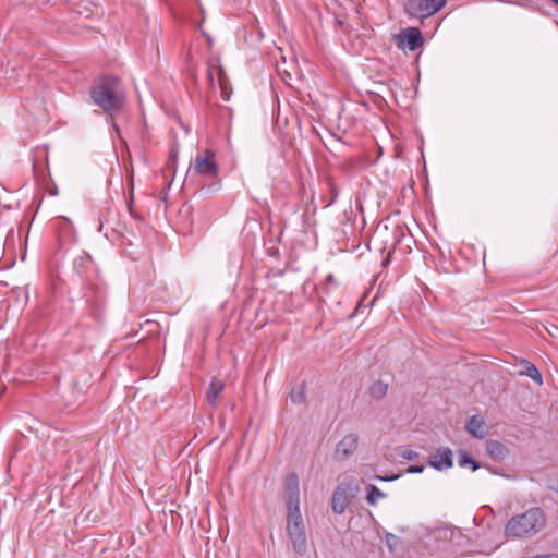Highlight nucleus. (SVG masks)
Returning a JSON list of instances; mask_svg holds the SVG:
<instances>
[{
    "label": "nucleus",
    "instance_id": "1",
    "mask_svg": "<svg viewBox=\"0 0 558 558\" xmlns=\"http://www.w3.org/2000/svg\"><path fill=\"white\" fill-rule=\"evenodd\" d=\"M283 500L287 509V535L294 553L303 556L307 551V538L300 511V480L295 472H290L284 478Z\"/></svg>",
    "mask_w": 558,
    "mask_h": 558
},
{
    "label": "nucleus",
    "instance_id": "2",
    "mask_svg": "<svg viewBox=\"0 0 558 558\" xmlns=\"http://www.w3.org/2000/svg\"><path fill=\"white\" fill-rule=\"evenodd\" d=\"M121 85L118 75L106 74L95 80L89 88L93 102L112 118L120 114L124 106L125 98Z\"/></svg>",
    "mask_w": 558,
    "mask_h": 558
},
{
    "label": "nucleus",
    "instance_id": "3",
    "mask_svg": "<svg viewBox=\"0 0 558 558\" xmlns=\"http://www.w3.org/2000/svg\"><path fill=\"white\" fill-rule=\"evenodd\" d=\"M546 524L543 509L534 507L524 513L513 515L506 524L505 536L512 538L530 537L538 533Z\"/></svg>",
    "mask_w": 558,
    "mask_h": 558
},
{
    "label": "nucleus",
    "instance_id": "4",
    "mask_svg": "<svg viewBox=\"0 0 558 558\" xmlns=\"http://www.w3.org/2000/svg\"><path fill=\"white\" fill-rule=\"evenodd\" d=\"M96 279L85 283L83 299L85 300L89 315L96 320L101 322L106 305L105 287L95 281Z\"/></svg>",
    "mask_w": 558,
    "mask_h": 558
},
{
    "label": "nucleus",
    "instance_id": "5",
    "mask_svg": "<svg viewBox=\"0 0 558 558\" xmlns=\"http://www.w3.org/2000/svg\"><path fill=\"white\" fill-rule=\"evenodd\" d=\"M446 4L447 0H404L402 9L407 16L423 21L437 14Z\"/></svg>",
    "mask_w": 558,
    "mask_h": 558
},
{
    "label": "nucleus",
    "instance_id": "6",
    "mask_svg": "<svg viewBox=\"0 0 558 558\" xmlns=\"http://www.w3.org/2000/svg\"><path fill=\"white\" fill-rule=\"evenodd\" d=\"M359 492L360 487L353 478L339 483L331 497L332 511L342 514Z\"/></svg>",
    "mask_w": 558,
    "mask_h": 558
},
{
    "label": "nucleus",
    "instance_id": "7",
    "mask_svg": "<svg viewBox=\"0 0 558 558\" xmlns=\"http://www.w3.org/2000/svg\"><path fill=\"white\" fill-rule=\"evenodd\" d=\"M393 41L398 49L404 50L408 48L410 51H416L424 45V37L418 27L410 26L402 29L398 34H393Z\"/></svg>",
    "mask_w": 558,
    "mask_h": 558
},
{
    "label": "nucleus",
    "instance_id": "8",
    "mask_svg": "<svg viewBox=\"0 0 558 558\" xmlns=\"http://www.w3.org/2000/svg\"><path fill=\"white\" fill-rule=\"evenodd\" d=\"M191 168L193 169V172L204 177L217 179L219 175V166L216 161V154L211 149H206L203 155H197L193 165L190 166V169Z\"/></svg>",
    "mask_w": 558,
    "mask_h": 558
},
{
    "label": "nucleus",
    "instance_id": "9",
    "mask_svg": "<svg viewBox=\"0 0 558 558\" xmlns=\"http://www.w3.org/2000/svg\"><path fill=\"white\" fill-rule=\"evenodd\" d=\"M73 271L85 281V283L97 279L98 270L94 265L92 256L83 252L80 256L75 257L72 263Z\"/></svg>",
    "mask_w": 558,
    "mask_h": 558
},
{
    "label": "nucleus",
    "instance_id": "10",
    "mask_svg": "<svg viewBox=\"0 0 558 558\" xmlns=\"http://www.w3.org/2000/svg\"><path fill=\"white\" fill-rule=\"evenodd\" d=\"M428 464L436 471H444L452 468L453 453L449 447H439L428 457Z\"/></svg>",
    "mask_w": 558,
    "mask_h": 558
},
{
    "label": "nucleus",
    "instance_id": "11",
    "mask_svg": "<svg viewBox=\"0 0 558 558\" xmlns=\"http://www.w3.org/2000/svg\"><path fill=\"white\" fill-rule=\"evenodd\" d=\"M359 435L351 433L345 435L336 446L335 458L337 460H345L351 457L357 449Z\"/></svg>",
    "mask_w": 558,
    "mask_h": 558
},
{
    "label": "nucleus",
    "instance_id": "12",
    "mask_svg": "<svg viewBox=\"0 0 558 558\" xmlns=\"http://www.w3.org/2000/svg\"><path fill=\"white\" fill-rule=\"evenodd\" d=\"M464 428L475 439H483L487 434L485 421L480 415H472L466 421Z\"/></svg>",
    "mask_w": 558,
    "mask_h": 558
},
{
    "label": "nucleus",
    "instance_id": "13",
    "mask_svg": "<svg viewBox=\"0 0 558 558\" xmlns=\"http://www.w3.org/2000/svg\"><path fill=\"white\" fill-rule=\"evenodd\" d=\"M486 453L496 461L505 460L509 454V449L499 440L488 439L485 444Z\"/></svg>",
    "mask_w": 558,
    "mask_h": 558
},
{
    "label": "nucleus",
    "instance_id": "14",
    "mask_svg": "<svg viewBox=\"0 0 558 558\" xmlns=\"http://www.w3.org/2000/svg\"><path fill=\"white\" fill-rule=\"evenodd\" d=\"M223 388L225 383L222 380L217 379L216 377H213L206 391V400L211 408L217 407V401Z\"/></svg>",
    "mask_w": 558,
    "mask_h": 558
},
{
    "label": "nucleus",
    "instance_id": "15",
    "mask_svg": "<svg viewBox=\"0 0 558 558\" xmlns=\"http://www.w3.org/2000/svg\"><path fill=\"white\" fill-rule=\"evenodd\" d=\"M458 464L460 468H470L473 472L481 469L482 464L476 461L466 450H458Z\"/></svg>",
    "mask_w": 558,
    "mask_h": 558
},
{
    "label": "nucleus",
    "instance_id": "16",
    "mask_svg": "<svg viewBox=\"0 0 558 558\" xmlns=\"http://www.w3.org/2000/svg\"><path fill=\"white\" fill-rule=\"evenodd\" d=\"M306 381L302 380L298 386L290 390L289 398L294 404H302L306 402Z\"/></svg>",
    "mask_w": 558,
    "mask_h": 558
},
{
    "label": "nucleus",
    "instance_id": "17",
    "mask_svg": "<svg viewBox=\"0 0 558 558\" xmlns=\"http://www.w3.org/2000/svg\"><path fill=\"white\" fill-rule=\"evenodd\" d=\"M365 500L367 505L375 506L379 498H385L386 494L383 493L376 485L367 484L365 487Z\"/></svg>",
    "mask_w": 558,
    "mask_h": 558
},
{
    "label": "nucleus",
    "instance_id": "18",
    "mask_svg": "<svg viewBox=\"0 0 558 558\" xmlns=\"http://www.w3.org/2000/svg\"><path fill=\"white\" fill-rule=\"evenodd\" d=\"M388 385L380 379L374 381L368 389L369 396L375 400H381L386 397Z\"/></svg>",
    "mask_w": 558,
    "mask_h": 558
},
{
    "label": "nucleus",
    "instance_id": "19",
    "mask_svg": "<svg viewBox=\"0 0 558 558\" xmlns=\"http://www.w3.org/2000/svg\"><path fill=\"white\" fill-rule=\"evenodd\" d=\"M523 367H524V371L522 372V374L526 375L527 377H530L533 381H535L538 385L543 384L542 373L538 371V368L533 363H531L530 361L523 360Z\"/></svg>",
    "mask_w": 558,
    "mask_h": 558
},
{
    "label": "nucleus",
    "instance_id": "20",
    "mask_svg": "<svg viewBox=\"0 0 558 558\" xmlns=\"http://www.w3.org/2000/svg\"><path fill=\"white\" fill-rule=\"evenodd\" d=\"M178 155H179V149H178V146L174 145L171 147V149L169 151L166 168L162 170L165 177L168 175V172L175 171L177 162H178Z\"/></svg>",
    "mask_w": 558,
    "mask_h": 558
},
{
    "label": "nucleus",
    "instance_id": "21",
    "mask_svg": "<svg viewBox=\"0 0 558 558\" xmlns=\"http://www.w3.org/2000/svg\"><path fill=\"white\" fill-rule=\"evenodd\" d=\"M218 80H219V86H220V89H221V97H222V99L223 100H229L230 95L228 94V90H227L228 80H227L226 71H225L222 65H218Z\"/></svg>",
    "mask_w": 558,
    "mask_h": 558
},
{
    "label": "nucleus",
    "instance_id": "22",
    "mask_svg": "<svg viewBox=\"0 0 558 558\" xmlns=\"http://www.w3.org/2000/svg\"><path fill=\"white\" fill-rule=\"evenodd\" d=\"M397 451H398V454L407 461H413L420 457L418 452H416L408 447H403V446L398 447Z\"/></svg>",
    "mask_w": 558,
    "mask_h": 558
},
{
    "label": "nucleus",
    "instance_id": "23",
    "mask_svg": "<svg viewBox=\"0 0 558 558\" xmlns=\"http://www.w3.org/2000/svg\"><path fill=\"white\" fill-rule=\"evenodd\" d=\"M60 228V236H66L69 239L73 236V226L68 218H62Z\"/></svg>",
    "mask_w": 558,
    "mask_h": 558
},
{
    "label": "nucleus",
    "instance_id": "24",
    "mask_svg": "<svg viewBox=\"0 0 558 558\" xmlns=\"http://www.w3.org/2000/svg\"><path fill=\"white\" fill-rule=\"evenodd\" d=\"M385 542H386V545L389 548V550L393 551L395 548L401 543V539L399 536H397L390 532H387L385 534Z\"/></svg>",
    "mask_w": 558,
    "mask_h": 558
},
{
    "label": "nucleus",
    "instance_id": "25",
    "mask_svg": "<svg viewBox=\"0 0 558 558\" xmlns=\"http://www.w3.org/2000/svg\"><path fill=\"white\" fill-rule=\"evenodd\" d=\"M133 192H134V187L133 185L131 186V191H130V198L128 201V210L130 213V215L137 219V220H143V217L141 215H138L135 210H134V195H133Z\"/></svg>",
    "mask_w": 558,
    "mask_h": 558
},
{
    "label": "nucleus",
    "instance_id": "26",
    "mask_svg": "<svg viewBox=\"0 0 558 558\" xmlns=\"http://www.w3.org/2000/svg\"><path fill=\"white\" fill-rule=\"evenodd\" d=\"M328 184H329V189H330V201H329L328 205H331L336 202V199L339 195V190L336 186V184L331 178L328 179Z\"/></svg>",
    "mask_w": 558,
    "mask_h": 558
},
{
    "label": "nucleus",
    "instance_id": "27",
    "mask_svg": "<svg viewBox=\"0 0 558 558\" xmlns=\"http://www.w3.org/2000/svg\"><path fill=\"white\" fill-rule=\"evenodd\" d=\"M329 284H337L336 278L332 274H329L326 279L324 286L320 288L322 293L328 295L329 293Z\"/></svg>",
    "mask_w": 558,
    "mask_h": 558
},
{
    "label": "nucleus",
    "instance_id": "28",
    "mask_svg": "<svg viewBox=\"0 0 558 558\" xmlns=\"http://www.w3.org/2000/svg\"><path fill=\"white\" fill-rule=\"evenodd\" d=\"M402 472H399V473H392L390 475H374V478L375 480H378V481H384V482H392V481H396V480H399L401 476H402Z\"/></svg>",
    "mask_w": 558,
    "mask_h": 558
},
{
    "label": "nucleus",
    "instance_id": "29",
    "mask_svg": "<svg viewBox=\"0 0 558 558\" xmlns=\"http://www.w3.org/2000/svg\"><path fill=\"white\" fill-rule=\"evenodd\" d=\"M425 470V466L423 464H413L408 466L403 473L414 474V473H422Z\"/></svg>",
    "mask_w": 558,
    "mask_h": 558
},
{
    "label": "nucleus",
    "instance_id": "30",
    "mask_svg": "<svg viewBox=\"0 0 558 558\" xmlns=\"http://www.w3.org/2000/svg\"><path fill=\"white\" fill-rule=\"evenodd\" d=\"M548 488L553 492H558V478L550 480L548 483Z\"/></svg>",
    "mask_w": 558,
    "mask_h": 558
},
{
    "label": "nucleus",
    "instance_id": "31",
    "mask_svg": "<svg viewBox=\"0 0 558 558\" xmlns=\"http://www.w3.org/2000/svg\"><path fill=\"white\" fill-rule=\"evenodd\" d=\"M207 77L210 85H214V74H213V64L209 63V68L207 71Z\"/></svg>",
    "mask_w": 558,
    "mask_h": 558
},
{
    "label": "nucleus",
    "instance_id": "32",
    "mask_svg": "<svg viewBox=\"0 0 558 558\" xmlns=\"http://www.w3.org/2000/svg\"><path fill=\"white\" fill-rule=\"evenodd\" d=\"M208 187H209V189H211V190H214V191H217V190H218V187H219V183H218V182H216V183L209 184V185H208Z\"/></svg>",
    "mask_w": 558,
    "mask_h": 558
},
{
    "label": "nucleus",
    "instance_id": "33",
    "mask_svg": "<svg viewBox=\"0 0 558 558\" xmlns=\"http://www.w3.org/2000/svg\"><path fill=\"white\" fill-rule=\"evenodd\" d=\"M49 194L50 195H57L58 194V189L57 186H54L52 190L49 191Z\"/></svg>",
    "mask_w": 558,
    "mask_h": 558
},
{
    "label": "nucleus",
    "instance_id": "34",
    "mask_svg": "<svg viewBox=\"0 0 558 558\" xmlns=\"http://www.w3.org/2000/svg\"><path fill=\"white\" fill-rule=\"evenodd\" d=\"M362 306H363L362 301H360L357 303V305L355 306L354 313L359 312Z\"/></svg>",
    "mask_w": 558,
    "mask_h": 558
},
{
    "label": "nucleus",
    "instance_id": "35",
    "mask_svg": "<svg viewBox=\"0 0 558 558\" xmlns=\"http://www.w3.org/2000/svg\"><path fill=\"white\" fill-rule=\"evenodd\" d=\"M492 473L498 474V471L496 469H493L490 466H486Z\"/></svg>",
    "mask_w": 558,
    "mask_h": 558
},
{
    "label": "nucleus",
    "instance_id": "36",
    "mask_svg": "<svg viewBox=\"0 0 558 558\" xmlns=\"http://www.w3.org/2000/svg\"><path fill=\"white\" fill-rule=\"evenodd\" d=\"M529 2H530V1H526V0H525L523 3H521V2H517V3H518V4H520V5H523V7H529Z\"/></svg>",
    "mask_w": 558,
    "mask_h": 558
},
{
    "label": "nucleus",
    "instance_id": "37",
    "mask_svg": "<svg viewBox=\"0 0 558 558\" xmlns=\"http://www.w3.org/2000/svg\"><path fill=\"white\" fill-rule=\"evenodd\" d=\"M389 263V258L383 260V266H386Z\"/></svg>",
    "mask_w": 558,
    "mask_h": 558
},
{
    "label": "nucleus",
    "instance_id": "38",
    "mask_svg": "<svg viewBox=\"0 0 558 558\" xmlns=\"http://www.w3.org/2000/svg\"><path fill=\"white\" fill-rule=\"evenodd\" d=\"M550 1L558 7V0H550Z\"/></svg>",
    "mask_w": 558,
    "mask_h": 558
},
{
    "label": "nucleus",
    "instance_id": "39",
    "mask_svg": "<svg viewBox=\"0 0 558 558\" xmlns=\"http://www.w3.org/2000/svg\"><path fill=\"white\" fill-rule=\"evenodd\" d=\"M207 39H208L209 45H211V41H213L211 37L208 36Z\"/></svg>",
    "mask_w": 558,
    "mask_h": 558
}]
</instances>
